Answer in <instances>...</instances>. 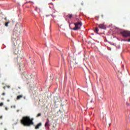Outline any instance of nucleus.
<instances>
[{
  "instance_id": "nucleus-23",
  "label": "nucleus",
  "mask_w": 130,
  "mask_h": 130,
  "mask_svg": "<svg viewBox=\"0 0 130 130\" xmlns=\"http://www.w3.org/2000/svg\"><path fill=\"white\" fill-rule=\"evenodd\" d=\"M7 88H10V86H7Z\"/></svg>"
},
{
  "instance_id": "nucleus-20",
  "label": "nucleus",
  "mask_w": 130,
  "mask_h": 130,
  "mask_svg": "<svg viewBox=\"0 0 130 130\" xmlns=\"http://www.w3.org/2000/svg\"><path fill=\"white\" fill-rule=\"evenodd\" d=\"M3 89H4V90H6V86L3 87Z\"/></svg>"
},
{
  "instance_id": "nucleus-11",
  "label": "nucleus",
  "mask_w": 130,
  "mask_h": 130,
  "mask_svg": "<svg viewBox=\"0 0 130 130\" xmlns=\"http://www.w3.org/2000/svg\"><path fill=\"white\" fill-rule=\"evenodd\" d=\"M99 31V29L98 28V27H96L94 30V31L95 32V33L98 34Z\"/></svg>"
},
{
  "instance_id": "nucleus-28",
  "label": "nucleus",
  "mask_w": 130,
  "mask_h": 130,
  "mask_svg": "<svg viewBox=\"0 0 130 130\" xmlns=\"http://www.w3.org/2000/svg\"><path fill=\"white\" fill-rule=\"evenodd\" d=\"M24 99H25V97L24 98Z\"/></svg>"
},
{
  "instance_id": "nucleus-10",
  "label": "nucleus",
  "mask_w": 130,
  "mask_h": 130,
  "mask_svg": "<svg viewBox=\"0 0 130 130\" xmlns=\"http://www.w3.org/2000/svg\"><path fill=\"white\" fill-rule=\"evenodd\" d=\"M21 98H23V95H22V94L18 95L16 98V99L17 100H20V99H21Z\"/></svg>"
},
{
  "instance_id": "nucleus-1",
  "label": "nucleus",
  "mask_w": 130,
  "mask_h": 130,
  "mask_svg": "<svg viewBox=\"0 0 130 130\" xmlns=\"http://www.w3.org/2000/svg\"><path fill=\"white\" fill-rule=\"evenodd\" d=\"M20 122L24 126H30V125H33L34 124L33 120L30 119V117L28 116L23 117L20 120Z\"/></svg>"
},
{
  "instance_id": "nucleus-15",
  "label": "nucleus",
  "mask_w": 130,
  "mask_h": 130,
  "mask_svg": "<svg viewBox=\"0 0 130 130\" xmlns=\"http://www.w3.org/2000/svg\"><path fill=\"white\" fill-rule=\"evenodd\" d=\"M11 108H16V106L14 105V106H11Z\"/></svg>"
},
{
  "instance_id": "nucleus-22",
  "label": "nucleus",
  "mask_w": 130,
  "mask_h": 130,
  "mask_svg": "<svg viewBox=\"0 0 130 130\" xmlns=\"http://www.w3.org/2000/svg\"><path fill=\"white\" fill-rule=\"evenodd\" d=\"M102 18H103V15H101Z\"/></svg>"
},
{
  "instance_id": "nucleus-16",
  "label": "nucleus",
  "mask_w": 130,
  "mask_h": 130,
  "mask_svg": "<svg viewBox=\"0 0 130 130\" xmlns=\"http://www.w3.org/2000/svg\"><path fill=\"white\" fill-rule=\"evenodd\" d=\"M3 105H4V103H0V106H3Z\"/></svg>"
},
{
  "instance_id": "nucleus-14",
  "label": "nucleus",
  "mask_w": 130,
  "mask_h": 130,
  "mask_svg": "<svg viewBox=\"0 0 130 130\" xmlns=\"http://www.w3.org/2000/svg\"><path fill=\"white\" fill-rule=\"evenodd\" d=\"M39 116H41V113H39V114L37 115V117H39Z\"/></svg>"
},
{
  "instance_id": "nucleus-18",
  "label": "nucleus",
  "mask_w": 130,
  "mask_h": 130,
  "mask_svg": "<svg viewBox=\"0 0 130 130\" xmlns=\"http://www.w3.org/2000/svg\"><path fill=\"white\" fill-rule=\"evenodd\" d=\"M2 95H3V96H4V95H6V93H5V92L2 93Z\"/></svg>"
},
{
  "instance_id": "nucleus-8",
  "label": "nucleus",
  "mask_w": 130,
  "mask_h": 130,
  "mask_svg": "<svg viewBox=\"0 0 130 130\" xmlns=\"http://www.w3.org/2000/svg\"><path fill=\"white\" fill-rule=\"evenodd\" d=\"M42 124L41 123H39L36 126H35V129H38L40 126H41Z\"/></svg>"
},
{
  "instance_id": "nucleus-7",
  "label": "nucleus",
  "mask_w": 130,
  "mask_h": 130,
  "mask_svg": "<svg viewBox=\"0 0 130 130\" xmlns=\"http://www.w3.org/2000/svg\"><path fill=\"white\" fill-rule=\"evenodd\" d=\"M12 49L14 52H15V50H17V45H16V44L14 43L12 45Z\"/></svg>"
},
{
  "instance_id": "nucleus-21",
  "label": "nucleus",
  "mask_w": 130,
  "mask_h": 130,
  "mask_svg": "<svg viewBox=\"0 0 130 130\" xmlns=\"http://www.w3.org/2000/svg\"><path fill=\"white\" fill-rule=\"evenodd\" d=\"M5 109H6V110H8V108L6 107Z\"/></svg>"
},
{
  "instance_id": "nucleus-3",
  "label": "nucleus",
  "mask_w": 130,
  "mask_h": 130,
  "mask_svg": "<svg viewBox=\"0 0 130 130\" xmlns=\"http://www.w3.org/2000/svg\"><path fill=\"white\" fill-rule=\"evenodd\" d=\"M121 34L123 37H128L130 36V31L128 30H124L121 32Z\"/></svg>"
},
{
  "instance_id": "nucleus-26",
  "label": "nucleus",
  "mask_w": 130,
  "mask_h": 130,
  "mask_svg": "<svg viewBox=\"0 0 130 130\" xmlns=\"http://www.w3.org/2000/svg\"><path fill=\"white\" fill-rule=\"evenodd\" d=\"M118 79H120V78H119V76H118Z\"/></svg>"
},
{
  "instance_id": "nucleus-27",
  "label": "nucleus",
  "mask_w": 130,
  "mask_h": 130,
  "mask_svg": "<svg viewBox=\"0 0 130 130\" xmlns=\"http://www.w3.org/2000/svg\"><path fill=\"white\" fill-rule=\"evenodd\" d=\"M32 83H34V81H32Z\"/></svg>"
},
{
  "instance_id": "nucleus-12",
  "label": "nucleus",
  "mask_w": 130,
  "mask_h": 130,
  "mask_svg": "<svg viewBox=\"0 0 130 130\" xmlns=\"http://www.w3.org/2000/svg\"><path fill=\"white\" fill-rule=\"evenodd\" d=\"M68 18H69V19H72L73 18V14H69L67 15Z\"/></svg>"
},
{
  "instance_id": "nucleus-2",
  "label": "nucleus",
  "mask_w": 130,
  "mask_h": 130,
  "mask_svg": "<svg viewBox=\"0 0 130 130\" xmlns=\"http://www.w3.org/2000/svg\"><path fill=\"white\" fill-rule=\"evenodd\" d=\"M75 27L73 28V30H75V31H77L80 29H81V27H82V25H83V23H82L81 22H78L74 23Z\"/></svg>"
},
{
  "instance_id": "nucleus-6",
  "label": "nucleus",
  "mask_w": 130,
  "mask_h": 130,
  "mask_svg": "<svg viewBox=\"0 0 130 130\" xmlns=\"http://www.w3.org/2000/svg\"><path fill=\"white\" fill-rule=\"evenodd\" d=\"M50 125L49 124V120L47 119V122L45 124V127H47L48 128H49V126Z\"/></svg>"
},
{
  "instance_id": "nucleus-25",
  "label": "nucleus",
  "mask_w": 130,
  "mask_h": 130,
  "mask_svg": "<svg viewBox=\"0 0 130 130\" xmlns=\"http://www.w3.org/2000/svg\"><path fill=\"white\" fill-rule=\"evenodd\" d=\"M5 20H7V18L6 17H5Z\"/></svg>"
},
{
  "instance_id": "nucleus-24",
  "label": "nucleus",
  "mask_w": 130,
  "mask_h": 130,
  "mask_svg": "<svg viewBox=\"0 0 130 130\" xmlns=\"http://www.w3.org/2000/svg\"><path fill=\"white\" fill-rule=\"evenodd\" d=\"M0 118H3V116H1L0 117Z\"/></svg>"
},
{
  "instance_id": "nucleus-5",
  "label": "nucleus",
  "mask_w": 130,
  "mask_h": 130,
  "mask_svg": "<svg viewBox=\"0 0 130 130\" xmlns=\"http://www.w3.org/2000/svg\"><path fill=\"white\" fill-rule=\"evenodd\" d=\"M99 28H100V29H106V26L105 25H104V23H102L98 25Z\"/></svg>"
},
{
  "instance_id": "nucleus-19",
  "label": "nucleus",
  "mask_w": 130,
  "mask_h": 130,
  "mask_svg": "<svg viewBox=\"0 0 130 130\" xmlns=\"http://www.w3.org/2000/svg\"><path fill=\"white\" fill-rule=\"evenodd\" d=\"M127 106H129V105H130L129 103H127Z\"/></svg>"
},
{
  "instance_id": "nucleus-17",
  "label": "nucleus",
  "mask_w": 130,
  "mask_h": 130,
  "mask_svg": "<svg viewBox=\"0 0 130 130\" xmlns=\"http://www.w3.org/2000/svg\"><path fill=\"white\" fill-rule=\"evenodd\" d=\"M126 41H127L128 42H130V39L126 40Z\"/></svg>"
},
{
  "instance_id": "nucleus-4",
  "label": "nucleus",
  "mask_w": 130,
  "mask_h": 130,
  "mask_svg": "<svg viewBox=\"0 0 130 130\" xmlns=\"http://www.w3.org/2000/svg\"><path fill=\"white\" fill-rule=\"evenodd\" d=\"M22 75L24 76V78L25 79H27V80H30V78H31V76H30L29 74H27L26 72H24Z\"/></svg>"
},
{
  "instance_id": "nucleus-9",
  "label": "nucleus",
  "mask_w": 130,
  "mask_h": 130,
  "mask_svg": "<svg viewBox=\"0 0 130 130\" xmlns=\"http://www.w3.org/2000/svg\"><path fill=\"white\" fill-rule=\"evenodd\" d=\"M57 100H58V98L57 96L54 97V104H56V102H58Z\"/></svg>"
},
{
  "instance_id": "nucleus-13",
  "label": "nucleus",
  "mask_w": 130,
  "mask_h": 130,
  "mask_svg": "<svg viewBox=\"0 0 130 130\" xmlns=\"http://www.w3.org/2000/svg\"><path fill=\"white\" fill-rule=\"evenodd\" d=\"M9 24H10V21L8 20L7 22L5 23V26L8 27Z\"/></svg>"
}]
</instances>
